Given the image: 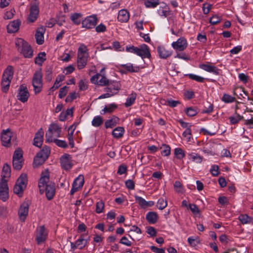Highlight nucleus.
<instances>
[{"label": "nucleus", "instance_id": "nucleus-30", "mask_svg": "<svg viewBox=\"0 0 253 253\" xmlns=\"http://www.w3.org/2000/svg\"><path fill=\"white\" fill-rule=\"evenodd\" d=\"M120 121L118 117L113 116L110 119L107 120L105 123V126H112L117 125Z\"/></svg>", "mask_w": 253, "mask_h": 253}, {"label": "nucleus", "instance_id": "nucleus-46", "mask_svg": "<svg viewBox=\"0 0 253 253\" xmlns=\"http://www.w3.org/2000/svg\"><path fill=\"white\" fill-rule=\"evenodd\" d=\"M23 159V151L20 148L16 149L13 155V160Z\"/></svg>", "mask_w": 253, "mask_h": 253}, {"label": "nucleus", "instance_id": "nucleus-63", "mask_svg": "<svg viewBox=\"0 0 253 253\" xmlns=\"http://www.w3.org/2000/svg\"><path fill=\"white\" fill-rule=\"evenodd\" d=\"M162 151H161V154L165 156H168L170 154V148L169 146L165 145L163 146V148Z\"/></svg>", "mask_w": 253, "mask_h": 253}, {"label": "nucleus", "instance_id": "nucleus-52", "mask_svg": "<svg viewBox=\"0 0 253 253\" xmlns=\"http://www.w3.org/2000/svg\"><path fill=\"white\" fill-rule=\"evenodd\" d=\"M104 208V204L102 201L100 200L97 202L96 204L95 211L97 213H100L103 212Z\"/></svg>", "mask_w": 253, "mask_h": 253}, {"label": "nucleus", "instance_id": "nucleus-9", "mask_svg": "<svg viewBox=\"0 0 253 253\" xmlns=\"http://www.w3.org/2000/svg\"><path fill=\"white\" fill-rule=\"evenodd\" d=\"M84 184V177L83 175H80L74 181L72 184V187L70 191V194L71 195L81 189Z\"/></svg>", "mask_w": 253, "mask_h": 253}, {"label": "nucleus", "instance_id": "nucleus-34", "mask_svg": "<svg viewBox=\"0 0 253 253\" xmlns=\"http://www.w3.org/2000/svg\"><path fill=\"white\" fill-rule=\"evenodd\" d=\"M42 74L41 69L37 70L34 74L32 82H38L42 83Z\"/></svg>", "mask_w": 253, "mask_h": 253}, {"label": "nucleus", "instance_id": "nucleus-10", "mask_svg": "<svg viewBox=\"0 0 253 253\" xmlns=\"http://www.w3.org/2000/svg\"><path fill=\"white\" fill-rule=\"evenodd\" d=\"M97 23V18L96 16H90L84 20L82 22V27L87 29L94 28Z\"/></svg>", "mask_w": 253, "mask_h": 253}, {"label": "nucleus", "instance_id": "nucleus-13", "mask_svg": "<svg viewBox=\"0 0 253 253\" xmlns=\"http://www.w3.org/2000/svg\"><path fill=\"white\" fill-rule=\"evenodd\" d=\"M172 46L176 50L183 51L187 47V41L184 37H180L176 42H172Z\"/></svg>", "mask_w": 253, "mask_h": 253}, {"label": "nucleus", "instance_id": "nucleus-12", "mask_svg": "<svg viewBox=\"0 0 253 253\" xmlns=\"http://www.w3.org/2000/svg\"><path fill=\"white\" fill-rule=\"evenodd\" d=\"M90 81L92 83L101 86L107 85L110 82L104 76H101L99 74H97L92 77L90 79Z\"/></svg>", "mask_w": 253, "mask_h": 253}, {"label": "nucleus", "instance_id": "nucleus-40", "mask_svg": "<svg viewBox=\"0 0 253 253\" xmlns=\"http://www.w3.org/2000/svg\"><path fill=\"white\" fill-rule=\"evenodd\" d=\"M174 155L177 159L181 160L185 156L184 151L180 148H176L174 149Z\"/></svg>", "mask_w": 253, "mask_h": 253}, {"label": "nucleus", "instance_id": "nucleus-33", "mask_svg": "<svg viewBox=\"0 0 253 253\" xmlns=\"http://www.w3.org/2000/svg\"><path fill=\"white\" fill-rule=\"evenodd\" d=\"M109 84L112 88L113 91L118 93V91L120 90L121 85L119 82L111 81L109 82Z\"/></svg>", "mask_w": 253, "mask_h": 253}, {"label": "nucleus", "instance_id": "nucleus-19", "mask_svg": "<svg viewBox=\"0 0 253 253\" xmlns=\"http://www.w3.org/2000/svg\"><path fill=\"white\" fill-rule=\"evenodd\" d=\"M13 75V68L11 66H8L5 70L2 77V81L3 82H11Z\"/></svg>", "mask_w": 253, "mask_h": 253}, {"label": "nucleus", "instance_id": "nucleus-38", "mask_svg": "<svg viewBox=\"0 0 253 253\" xmlns=\"http://www.w3.org/2000/svg\"><path fill=\"white\" fill-rule=\"evenodd\" d=\"M123 67L127 71L131 73H137L139 70V68L137 66L133 67L131 64L123 65Z\"/></svg>", "mask_w": 253, "mask_h": 253}, {"label": "nucleus", "instance_id": "nucleus-58", "mask_svg": "<svg viewBox=\"0 0 253 253\" xmlns=\"http://www.w3.org/2000/svg\"><path fill=\"white\" fill-rule=\"evenodd\" d=\"M158 12L160 16L167 17L169 13L168 8L167 6H165L164 7H160L158 10Z\"/></svg>", "mask_w": 253, "mask_h": 253}, {"label": "nucleus", "instance_id": "nucleus-35", "mask_svg": "<svg viewBox=\"0 0 253 253\" xmlns=\"http://www.w3.org/2000/svg\"><path fill=\"white\" fill-rule=\"evenodd\" d=\"M82 16V14L80 13H74L71 15L70 18L75 24L78 25L81 23V20L80 18Z\"/></svg>", "mask_w": 253, "mask_h": 253}, {"label": "nucleus", "instance_id": "nucleus-36", "mask_svg": "<svg viewBox=\"0 0 253 253\" xmlns=\"http://www.w3.org/2000/svg\"><path fill=\"white\" fill-rule=\"evenodd\" d=\"M190 159L197 163H201L202 162L203 158L197 153H192L188 154Z\"/></svg>", "mask_w": 253, "mask_h": 253}, {"label": "nucleus", "instance_id": "nucleus-22", "mask_svg": "<svg viewBox=\"0 0 253 253\" xmlns=\"http://www.w3.org/2000/svg\"><path fill=\"white\" fill-rule=\"evenodd\" d=\"M157 51L160 58L163 59H167L172 54V51L171 50L167 49L164 47H158Z\"/></svg>", "mask_w": 253, "mask_h": 253}, {"label": "nucleus", "instance_id": "nucleus-50", "mask_svg": "<svg viewBox=\"0 0 253 253\" xmlns=\"http://www.w3.org/2000/svg\"><path fill=\"white\" fill-rule=\"evenodd\" d=\"M88 55L87 47L84 44H82L78 48V55Z\"/></svg>", "mask_w": 253, "mask_h": 253}, {"label": "nucleus", "instance_id": "nucleus-43", "mask_svg": "<svg viewBox=\"0 0 253 253\" xmlns=\"http://www.w3.org/2000/svg\"><path fill=\"white\" fill-rule=\"evenodd\" d=\"M23 159L13 160V167L15 169L20 170L22 167Z\"/></svg>", "mask_w": 253, "mask_h": 253}, {"label": "nucleus", "instance_id": "nucleus-23", "mask_svg": "<svg viewBox=\"0 0 253 253\" xmlns=\"http://www.w3.org/2000/svg\"><path fill=\"white\" fill-rule=\"evenodd\" d=\"M88 55H78L77 65L79 69H83L86 65Z\"/></svg>", "mask_w": 253, "mask_h": 253}, {"label": "nucleus", "instance_id": "nucleus-14", "mask_svg": "<svg viewBox=\"0 0 253 253\" xmlns=\"http://www.w3.org/2000/svg\"><path fill=\"white\" fill-rule=\"evenodd\" d=\"M61 165L62 168L68 170L72 167L71 157L69 154H65L60 158Z\"/></svg>", "mask_w": 253, "mask_h": 253}, {"label": "nucleus", "instance_id": "nucleus-20", "mask_svg": "<svg viewBox=\"0 0 253 253\" xmlns=\"http://www.w3.org/2000/svg\"><path fill=\"white\" fill-rule=\"evenodd\" d=\"M199 67L207 72L212 73L216 75H219L220 70L214 66L202 64L200 65Z\"/></svg>", "mask_w": 253, "mask_h": 253}, {"label": "nucleus", "instance_id": "nucleus-49", "mask_svg": "<svg viewBox=\"0 0 253 253\" xmlns=\"http://www.w3.org/2000/svg\"><path fill=\"white\" fill-rule=\"evenodd\" d=\"M185 112L186 115L189 117L195 116L198 113L197 110L192 107L186 108Z\"/></svg>", "mask_w": 253, "mask_h": 253}, {"label": "nucleus", "instance_id": "nucleus-55", "mask_svg": "<svg viewBox=\"0 0 253 253\" xmlns=\"http://www.w3.org/2000/svg\"><path fill=\"white\" fill-rule=\"evenodd\" d=\"M52 79V68L49 67L45 70V79L48 82H50Z\"/></svg>", "mask_w": 253, "mask_h": 253}, {"label": "nucleus", "instance_id": "nucleus-17", "mask_svg": "<svg viewBox=\"0 0 253 253\" xmlns=\"http://www.w3.org/2000/svg\"><path fill=\"white\" fill-rule=\"evenodd\" d=\"M44 131L42 128H41L36 133L34 139L33 145L38 147H41L42 144L43 140Z\"/></svg>", "mask_w": 253, "mask_h": 253}, {"label": "nucleus", "instance_id": "nucleus-26", "mask_svg": "<svg viewBox=\"0 0 253 253\" xmlns=\"http://www.w3.org/2000/svg\"><path fill=\"white\" fill-rule=\"evenodd\" d=\"M50 153V149L48 146H44L43 148L37 153L38 157L42 158L44 160H46Z\"/></svg>", "mask_w": 253, "mask_h": 253}, {"label": "nucleus", "instance_id": "nucleus-4", "mask_svg": "<svg viewBox=\"0 0 253 253\" xmlns=\"http://www.w3.org/2000/svg\"><path fill=\"white\" fill-rule=\"evenodd\" d=\"M27 176L26 174L22 173L17 179L14 187V192L18 195L22 194L23 190L26 188L27 184Z\"/></svg>", "mask_w": 253, "mask_h": 253}, {"label": "nucleus", "instance_id": "nucleus-48", "mask_svg": "<svg viewBox=\"0 0 253 253\" xmlns=\"http://www.w3.org/2000/svg\"><path fill=\"white\" fill-rule=\"evenodd\" d=\"M103 123V119L101 116H96L94 118L92 121V125L94 126H99Z\"/></svg>", "mask_w": 253, "mask_h": 253}, {"label": "nucleus", "instance_id": "nucleus-2", "mask_svg": "<svg viewBox=\"0 0 253 253\" xmlns=\"http://www.w3.org/2000/svg\"><path fill=\"white\" fill-rule=\"evenodd\" d=\"M15 45L18 50L25 58H31L33 55V50L30 45L23 39L19 38L15 42Z\"/></svg>", "mask_w": 253, "mask_h": 253}, {"label": "nucleus", "instance_id": "nucleus-31", "mask_svg": "<svg viewBox=\"0 0 253 253\" xmlns=\"http://www.w3.org/2000/svg\"><path fill=\"white\" fill-rule=\"evenodd\" d=\"M124 132V127H115L112 133L114 137L119 138L123 136Z\"/></svg>", "mask_w": 253, "mask_h": 253}, {"label": "nucleus", "instance_id": "nucleus-57", "mask_svg": "<svg viewBox=\"0 0 253 253\" xmlns=\"http://www.w3.org/2000/svg\"><path fill=\"white\" fill-rule=\"evenodd\" d=\"M187 76L190 79L196 81L199 83H203L205 80L204 78L194 74H189Z\"/></svg>", "mask_w": 253, "mask_h": 253}, {"label": "nucleus", "instance_id": "nucleus-15", "mask_svg": "<svg viewBox=\"0 0 253 253\" xmlns=\"http://www.w3.org/2000/svg\"><path fill=\"white\" fill-rule=\"evenodd\" d=\"M29 205L27 202H24L21 205L18 211V214L20 219L22 221H24L27 216L29 211Z\"/></svg>", "mask_w": 253, "mask_h": 253}, {"label": "nucleus", "instance_id": "nucleus-60", "mask_svg": "<svg viewBox=\"0 0 253 253\" xmlns=\"http://www.w3.org/2000/svg\"><path fill=\"white\" fill-rule=\"evenodd\" d=\"M221 18L216 15H213L210 19V23L211 25H216L220 22Z\"/></svg>", "mask_w": 253, "mask_h": 253}, {"label": "nucleus", "instance_id": "nucleus-64", "mask_svg": "<svg viewBox=\"0 0 253 253\" xmlns=\"http://www.w3.org/2000/svg\"><path fill=\"white\" fill-rule=\"evenodd\" d=\"M68 87L64 86L60 89L58 96L60 98H63L67 93Z\"/></svg>", "mask_w": 253, "mask_h": 253}, {"label": "nucleus", "instance_id": "nucleus-53", "mask_svg": "<svg viewBox=\"0 0 253 253\" xmlns=\"http://www.w3.org/2000/svg\"><path fill=\"white\" fill-rule=\"evenodd\" d=\"M45 161V160H44L42 158L38 157V156L37 155L34 160V164H33L34 166V167H38L40 165H42V164L44 163V162Z\"/></svg>", "mask_w": 253, "mask_h": 253}, {"label": "nucleus", "instance_id": "nucleus-28", "mask_svg": "<svg viewBox=\"0 0 253 253\" xmlns=\"http://www.w3.org/2000/svg\"><path fill=\"white\" fill-rule=\"evenodd\" d=\"M46 54L44 52H41L38 54L35 59V63L40 66H42L43 62L46 60Z\"/></svg>", "mask_w": 253, "mask_h": 253}, {"label": "nucleus", "instance_id": "nucleus-39", "mask_svg": "<svg viewBox=\"0 0 253 253\" xmlns=\"http://www.w3.org/2000/svg\"><path fill=\"white\" fill-rule=\"evenodd\" d=\"M239 220L242 224H247L252 222V218L249 216L247 214H241L239 216Z\"/></svg>", "mask_w": 253, "mask_h": 253}, {"label": "nucleus", "instance_id": "nucleus-24", "mask_svg": "<svg viewBox=\"0 0 253 253\" xmlns=\"http://www.w3.org/2000/svg\"><path fill=\"white\" fill-rule=\"evenodd\" d=\"M135 199L136 202L142 208H145L147 207H151L154 204L153 202H147L144 199L138 196H135Z\"/></svg>", "mask_w": 253, "mask_h": 253}, {"label": "nucleus", "instance_id": "nucleus-37", "mask_svg": "<svg viewBox=\"0 0 253 253\" xmlns=\"http://www.w3.org/2000/svg\"><path fill=\"white\" fill-rule=\"evenodd\" d=\"M144 4L148 8H155L159 4V0H145Z\"/></svg>", "mask_w": 253, "mask_h": 253}, {"label": "nucleus", "instance_id": "nucleus-54", "mask_svg": "<svg viewBox=\"0 0 253 253\" xmlns=\"http://www.w3.org/2000/svg\"><path fill=\"white\" fill-rule=\"evenodd\" d=\"M79 95L76 92H72L69 93V94L66 97L65 101L66 102H71L73 100L76 99Z\"/></svg>", "mask_w": 253, "mask_h": 253}, {"label": "nucleus", "instance_id": "nucleus-51", "mask_svg": "<svg viewBox=\"0 0 253 253\" xmlns=\"http://www.w3.org/2000/svg\"><path fill=\"white\" fill-rule=\"evenodd\" d=\"M243 119V117L239 115H235L229 118V120L231 125H235L240 121Z\"/></svg>", "mask_w": 253, "mask_h": 253}, {"label": "nucleus", "instance_id": "nucleus-56", "mask_svg": "<svg viewBox=\"0 0 253 253\" xmlns=\"http://www.w3.org/2000/svg\"><path fill=\"white\" fill-rule=\"evenodd\" d=\"M222 100L225 103H231L235 100V98L229 94H224L222 96Z\"/></svg>", "mask_w": 253, "mask_h": 253}, {"label": "nucleus", "instance_id": "nucleus-62", "mask_svg": "<svg viewBox=\"0 0 253 253\" xmlns=\"http://www.w3.org/2000/svg\"><path fill=\"white\" fill-rule=\"evenodd\" d=\"M54 143L56 145L61 148H66L68 147L67 142L64 140L57 139Z\"/></svg>", "mask_w": 253, "mask_h": 253}, {"label": "nucleus", "instance_id": "nucleus-25", "mask_svg": "<svg viewBox=\"0 0 253 253\" xmlns=\"http://www.w3.org/2000/svg\"><path fill=\"white\" fill-rule=\"evenodd\" d=\"M129 18L128 12L126 9L119 11L118 15V20L121 22H126Z\"/></svg>", "mask_w": 253, "mask_h": 253}, {"label": "nucleus", "instance_id": "nucleus-29", "mask_svg": "<svg viewBox=\"0 0 253 253\" xmlns=\"http://www.w3.org/2000/svg\"><path fill=\"white\" fill-rule=\"evenodd\" d=\"M11 169L10 166L5 164L4 165L1 172L2 179L9 177L10 176Z\"/></svg>", "mask_w": 253, "mask_h": 253}, {"label": "nucleus", "instance_id": "nucleus-47", "mask_svg": "<svg viewBox=\"0 0 253 253\" xmlns=\"http://www.w3.org/2000/svg\"><path fill=\"white\" fill-rule=\"evenodd\" d=\"M174 188L176 192L183 193L184 189L181 183L179 181H176L174 183Z\"/></svg>", "mask_w": 253, "mask_h": 253}, {"label": "nucleus", "instance_id": "nucleus-11", "mask_svg": "<svg viewBox=\"0 0 253 253\" xmlns=\"http://www.w3.org/2000/svg\"><path fill=\"white\" fill-rule=\"evenodd\" d=\"M12 134V132L10 131L9 128L2 131L1 134V140L3 146L5 147L10 146Z\"/></svg>", "mask_w": 253, "mask_h": 253}, {"label": "nucleus", "instance_id": "nucleus-18", "mask_svg": "<svg viewBox=\"0 0 253 253\" xmlns=\"http://www.w3.org/2000/svg\"><path fill=\"white\" fill-rule=\"evenodd\" d=\"M21 21L19 19L14 20L10 22L7 26V31L9 33H14L18 31Z\"/></svg>", "mask_w": 253, "mask_h": 253}, {"label": "nucleus", "instance_id": "nucleus-21", "mask_svg": "<svg viewBox=\"0 0 253 253\" xmlns=\"http://www.w3.org/2000/svg\"><path fill=\"white\" fill-rule=\"evenodd\" d=\"M44 31L45 29L43 27H41L37 30L36 33L35 38L36 39V42L39 45L43 44L44 42L43 34Z\"/></svg>", "mask_w": 253, "mask_h": 253}, {"label": "nucleus", "instance_id": "nucleus-27", "mask_svg": "<svg viewBox=\"0 0 253 253\" xmlns=\"http://www.w3.org/2000/svg\"><path fill=\"white\" fill-rule=\"evenodd\" d=\"M146 219L149 223H155L158 220V214L155 212H149L146 214Z\"/></svg>", "mask_w": 253, "mask_h": 253}, {"label": "nucleus", "instance_id": "nucleus-59", "mask_svg": "<svg viewBox=\"0 0 253 253\" xmlns=\"http://www.w3.org/2000/svg\"><path fill=\"white\" fill-rule=\"evenodd\" d=\"M210 172L214 176H217L219 174L218 166L215 165L211 166Z\"/></svg>", "mask_w": 253, "mask_h": 253}, {"label": "nucleus", "instance_id": "nucleus-61", "mask_svg": "<svg viewBox=\"0 0 253 253\" xmlns=\"http://www.w3.org/2000/svg\"><path fill=\"white\" fill-rule=\"evenodd\" d=\"M117 108V105L114 103L110 104L108 106H106L103 111L104 112H112L113 110Z\"/></svg>", "mask_w": 253, "mask_h": 253}, {"label": "nucleus", "instance_id": "nucleus-7", "mask_svg": "<svg viewBox=\"0 0 253 253\" xmlns=\"http://www.w3.org/2000/svg\"><path fill=\"white\" fill-rule=\"evenodd\" d=\"M9 197L7 180L1 179L0 182V199L5 202Z\"/></svg>", "mask_w": 253, "mask_h": 253}, {"label": "nucleus", "instance_id": "nucleus-6", "mask_svg": "<svg viewBox=\"0 0 253 253\" xmlns=\"http://www.w3.org/2000/svg\"><path fill=\"white\" fill-rule=\"evenodd\" d=\"M61 127H49L45 133V141L46 142H55L56 138L60 136Z\"/></svg>", "mask_w": 253, "mask_h": 253}, {"label": "nucleus", "instance_id": "nucleus-1", "mask_svg": "<svg viewBox=\"0 0 253 253\" xmlns=\"http://www.w3.org/2000/svg\"><path fill=\"white\" fill-rule=\"evenodd\" d=\"M39 187L41 194L45 192L47 198L51 200L55 192V184L49 181V173L47 169L42 172L39 182Z\"/></svg>", "mask_w": 253, "mask_h": 253}, {"label": "nucleus", "instance_id": "nucleus-41", "mask_svg": "<svg viewBox=\"0 0 253 253\" xmlns=\"http://www.w3.org/2000/svg\"><path fill=\"white\" fill-rule=\"evenodd\" d=\"M136 97V93H132L131 96L126 99V102L125 104L126 107H128L131 106L134 103Z\"/></svg>", "mask_w": 253, "mask_h": 253}, {"label": "nucleus", "instance_id": "nucleus-42", "mask_svg": "<svg viewBox=\"0 0 253 253\" xmlns=\"http://www.w3.org/2000/svg\"><path fill=\"white\" fill-rule=\"evenodd\" d=\"M73 127H68V139L69 141V145L71 146V148H73L74 146V142L73 138V134L74 131L75 129H73Z\"/></svg>", "mask_w": 253, "mask_h": 253}, {"label": "nucleus", "instance_id": "nucleus-32", "mask_svg": "<svg viewBox=\"0 0 253 253\" xmlns=\"http://www.w3.org/2000/svg\"><path fill=\"white\" fill-rule=\"evenodd\" d=\"M76 243L78 249L82 250L86 246L88 241L84 239V235L83 234L80 236V238L76 241Z\"/></svg>", "mask_w": 253, "mask_h": 253}, {"label": "nucleus", "instance_id": "nucleus-16", "mask_svg": "<svg viewBox=\"0 0 253 253\" xmlns=\"http://www.w3.org/2000/svg\"><path fill=\"white\" fill-rule=\"evenodd\" d=\"M47 237V232L44 226H40L38 230L36 240L38 244L44 242Z\"/></svg>", "mask_w": 253, "mask_h": 253}, {"label": "nucleus", "instance_id": "nucleus-45", "mask_svg": "<svg viewBox=\"0 0 253 253\" xmlns=\"http://www.w3.org/2000/svg\"><path fill=\"white\" fill-rule=\"evenodd\" d=\"M167 205L168 204L167 200L164 199L163 198H160L157 202V207L159 208V209L162 210L167 206Z\"/></svg>", "mask_w": 253, "mask_h": 253}, {"label": "nucleus", "instance_id": "nucleus-44", "mask_svg": "<svg viewBox=\"0 0 253 253\" xmlns=\"http://www.w3.org/2000/svg\"><path fill=\"white\" fill-rule=\"evenodd\" d=\"M35 94L39 93L42 88V83L38 82H32Z\"/></svg>", "mask_w": 253, "mask_h": 253}, {"label": "nucleus", "instance_id": "nucleus-5", "mask_svg": "<svg viewBox=\"0 0 253 253\" xmlns=\"http://www.w3.org/2000/svg\"><path fill=\"white\" fill-rule=\"evenodd\" d=\"M39 2L37 0H33L30 5V14L28 20L30 22H35L39 14Z\"/></svg>", "mask_w": 253, "mask_h": 253}, {"label": "nucleus", "instance_id": "nucleus-8", "mask_svg": "<svg viewBox=\"0 0 253 253\" xmlns=\"http://www.w3.org/2000/svg\"><path fill=\"white\" fill-rule=\"evenodd\" d=\"M29 96L30 94L27 87L24 85H20L17 95V99L23 103H25L27 101Z\"/></svg>", "mask_w": 253, "mask_h": 253}, {"label": "nucleus", "instance_id": "nucleus-3", "mask_svg": "<svg viewBox=\"0 0 253 253\" xmlns=\"http://www.w3.org/2000/svg\"><path fill=\"white\" fill-rule=\"evenodd\" d=\"M126 50L127 52L134 53L141 57L142 58H149L151 56L148 46L145 44L141 45L140 48L135 47L133 45L126 47Z\"/></svg>", "mask_w": 253, "mask_h": 253}]
</instances>
